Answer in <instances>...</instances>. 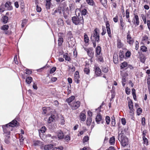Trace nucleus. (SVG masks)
<instances>
[{"mask_svg": "<svg viewBox=\"0 0 150 150\" xmlns=\"http://www.w3.org/2000/svg\"><path fill=\"white\" fill-rule=\"evenodd\" d=\"M125 132L121 130V132H118V139L121 142L122 145L125 146L128 143V139L125 136Z\"/></svg>", "mask_w": 150, "mask_h": 150, "instance_id": "nucleus-1", "label": "nucleus"}, {"mask_svg": "<svg viewBox=\"0 0 150 150\" xmlns=\"http://www.w3.org/2000/svg\"><path fill=\"white\" fill-rule=\"evenodd\" d=\"M18 123L17 121L15 120H14L11 122L9 123V124L6 125L7 127L5 129H4V134H6L7 136H9L10 135V132L9 131H8V126L11 127H14L16 126V125H18Z\"/></svg>", "mask_w": 150, "mask_h": 150, "instance_id": "nucleus-2", "label": "nucleus"}, {"mask_svg": "<svg viewBox=\"0 0 150 150\" xmlns=\"http://www.w3.org/2000/svg\"><path fill=\"white\" fill-rule=\"evenodd\" d=\"M72 20L75 25H77L79 24H83V16H80L79 15L78 17H73L72 18Z\"/></svg>", "mask_w": 150, "mask_h": 150, "instance_id": "nucleus-3", "label": "nucleus"}, {"mask_svg": "<svg viewBox=\"0 0 150 150\" xmlns=\"http://www.w3.org/2000/svg\"><path fill=\"white\" fill-rule=\"evenodd\" d=\"M84 50L87 52L88 55L91 58H93L94 56V52L92 48H87L84 47Z\"/></svg>", "mask_w": 150, "mask_h": 150, "instance_id": "nucleus-4", "label": "nucleus"}, {"mask_svg": "<svg viewBox=\"0 0 150 150\" xmlns=\"http://www.w3.org/2000/svg\"><path fill=\"white\" fill-rule=\"evenodd\" d=\"M80 102L77 101L76 102H73L70 105L72 110H75L77 109L80 106Z\"/></svg>", "mask_w": 150, "mask_h": 150, "instance_id": "nucleus-5", "label": "nucleus"}, {"mask_svg": "<svg viewBox=\"0 0 150 150\" xmlns=\"http://www.w3.org/2000/svg\"><path fill=\"white\" fill-rule=\"evenodd\" d=\"M133 23L137 25H138L139 24V21L138 16L137 15H135L133 18Z\"/></svg>", "mask_w": 150, "mask_h": 150, "instance_id": "nucleus-6", "label": "nucleus"}, {"mask_svg": "<svg viewBox=\"0 0 150 150\" xmlns=\"http://www.w3.org/2000/svg\"><path fill=\"white\" fill-rule=\"evenodd\" d=\"M79 73L78 71H76L74 75V79L75 81L77 83H79Z\"/></svg>", "mask_w": 150, "mask_h": 150, "instance_id": "nucleus-7", "label": "nucleus"}, {"mask_svg": "<svg viewBox=\"0 0 150 150\" xmlns=\"http://www.w3.org/2000/svg\"><path fill=\"white\" fill-rule=\"evenodd\" d=\"M106 28H107V33L109 37H111V31L110 28V24L108 22H107L106 24Z\"/></svg>", "mask_w": 150, "mask_h": 150, "instance_id": "nucleus-8", "label": "nucleus"}, {"mask_svg": "<svg viewBox=\"0 0 150 150\" xmlns=\"http://www.w3.org/2000/svg\"><path fill=\"white\" fill-rule=\"evenodd\" d=\"M99 30L97 28H96L93 31V37L95 38H99Z\"/></svg>", "mask_w": 150, "mask_h": 150, "instance_id": "nucleus-9", "label": "nucleus"}, {"mask_svg": "<svg viewBox=\"0 0 150 150\" xmlns=\"http://www.w3.org/2000/svg\"><path fill=\"white\" fill-rule=\"evenodd\" d=\"M5 6L7 9L8 10H11L12 9V7L11 6V3L9 1L6 3L5 4Z\"/></svg>", "mask_w": 150, "mask_h": 150, "instance_id": "nucleus-10", "label": "nucleus"}, {"mask_svg": "<svg viewBox=\"0 0 150 150\" xmlns=\"http://www.w3.org/2000/svg\"><path fill=\"white\" fill-rule=\"evenodd\" d=\"M57 136L59 139H62L64 137V135L62 131L61 130L58 131L57 132Z\"/></svg>", "mask_w": 150, "mask_h": 150, "instance_id": "nucleus-11", "label": "nucleus"}, {"mask_svg": "<svg viewBox=\"0 0 150 150\" xmlns=\"http://www.w3.org/2000/svg\"><path fill=\"white\" fill-rule=\"evenodd\" d=\"M54 146V145L52 144H50L44 146V149L45 150H48L51 149Z\"/></svg>", "mask_w": 150, "mask_h": 150, "instance_id": "nucleus-12", "label": "nucleus"}, {"mask_svg": "<svg viewBox=\"0 0 150 150\" xmlns=\"http://www.w3.org/2000/svg\"><path fill=\"white\" fill-rule=\"evenodd\" d=\"M101 47L99 46L97 47L96 49V56L98 57V56L99 55L100 53L101 52Z\"/></svg>", "mask_w": 150, "mask_h": 150, "instance_id": "nucleus-13", "label": "nucleus"}, {"mask_svg": "<svg viewBox=\"0 0 150 150\" xmlns=\"http://www.w3.org/2000/svg\"><path fill=\"white\" fill-rule=\"evenodd\" d=\"M51 0H46V7L47 9H50L51 6Z\"/></svg>", "mask_w": 150, "mask_h": 150, "instance_id": "nucleus-14", "label": "nucleus"}, {"mask_svg": "<svg viewBox=\"0 0 150 150\" xmlns=\"http://www.w3.org/2000/svg\"><path fill=\"white\" fill-rule=\"evenodd\" d=\"M75 97L72 96L67 99L66 101L68 103L69 105H70L71 104V103L74 99Z\"/></svg>", "mask_w": 150, "mask_h": 150, "instance_id": "nucleus-15", "label": "nucleus"}, {"mask_svg": "<svg viewBox=\"0 0 150 150\" xmlns=\"http://www.w3.org/2000/svg\"><path fill=\"white\" fill-rule=\"evenodd\" d=\"M101 72V70L99 68L97 67L95 69V73L98 76L100 75Z\"/></svg>", "mask_w": 150, "mask_h": 150, "instance_id": "nucleus-16", "label": "nucleus"}, {"mask_svg": "<svg viewBox=\"0 0 150 150\" xmlns=\"http://www.w3.org/2000/svg\"><path fill=\"white\" fill-rule=\"evenodd\" d=\"M113 62L115 64L118 63V55L117 54H114L113 56Z\"/></svg>", "mask_w": 150, "mask_h": 150, "instance_id": "nucleus-17", "label": "nucleus"}, {"mask_svg": "<svg viewBox=\"0 0 150 150\" xmlns=\"http://www.w3.org/2000/svg\"><path fill=\"white\" fill-rule=\"evenodd\" d=\"M102 120V117L99 114H98L96 118V120L98 124L99 122H100Z\"/></svg>", "mask_w": 150, "mask_h": 150, "instance_id": "nucleus-18", "label": "nucleus"}, {"mask_svg": "<svg viewBox=\"0 0 150 150\" xmlns=\"http://www.w3.org/2000/svg\"><path fill=\"white\" fill-rule=\"evenodd\" d=\"M10 136H7L6 137L5 139V142L7 144H9L10 143Z\"/></svg>", "mask_w": 150, "mask_h": 150, "instance_id": "nucleus-19", "label": "nucleus"}, {"mask_svg": "<svg viewBox=\"0 0 150 150\" xmlns=\"http://www.w3.org/2000/svg\"><path fill=\"white\" fill-rule=\"evenodd\" d=\"M86 115L84 113H81L80 115V118L81 121H84L86 120Z\"/></svg>", "mask_w": 150, "mask_h": 150, "instance_id": "nucleus-20", "label": "nucleus"}, {"mask_svg": "<svg viewBox=\"0 0 150 150\" xmlns=\"http://www.w3.org/2000/svg\"><path fill=\"white\" fill-rule=\"evenodd\" d=\"M55 117L54 115H51V116L49 117L48 120V122L49 123H51L54 120Z\"/></svg>", "mask_w": 150, "mask_h": 150, "instance_id": "nucleus-21", "label": "nucleus"}, {"mask_svg": "<svg viewBox=\"0 0 150 150\" xmlns=\"http://www.w3.org/2000/svg\"><path fill=\"white\" fill-rule=\"evenodd\" d=\"M87 3L89 5L93 6L95 4L93 0H86Z\"/></svg>", "mask_w": 150, "mask_h": 150, "instance_id": "nucleus-22", "label": "nucleus"}, {"mask_svg": "<svg viewBox=\"0 0 150 150\" xmlns=\"http://www.w3.org/2000/svg\"><path fill=\"white\" fill-rule=\"evenodd\" d=\"M32 80L33 79L31 77H28L26 79V82L28 84H30L32 81Z\"/></svg>", "mask_w": 150, "mask_h": 150, "instance_id": "nucleus-23", "label": "nucleus"}, {"mask_svg": "<svg viewBox=\"0 0 150 150\" xmlns=\"http://www.w3.org/2000/svg\"><path fill=\"white\" fill-rule=\"evenodd\" d=\"M127 42L129 44L132 45L134 42V40L133 38H127Z\"/></svg>", "mask_w": 150, "mask_h": 150, "instance_id": "nucleus-24", "label": "nucleus"}, {"mask_svg": "<svg viewBox=\"0 0 150 150\" xmlns=\"http://www.w3.org/2000/svg\"><path fill=\"white\" fill-rule=\"evenodd\" d=\"M63 57L66 60L69 61L70 60V57L68 56V54L67 53H65L64 54Z\"/></svg>", "mask_w": 150, "mask_h": 150, "instance_id": "nucleus-25", "label": "nucleus"}, {"mask_svg": "<svg viewBox=\"0 0 150 150\" xmlns=\"http://www.w3.org/2000/svg\"><path fill=\"white\" fill-rule=\"evenodd\" d=\"M128 64L126 62H124L121 64L120 66L121 69H123L124 68L127 67Z\"/></svg>", "mask_w": 150, "mask_h": 150, "instance_id": "nucleus-26", "label": "nucleus"}, {"mask_svg": "<svg viewBox=\"0 0 150 150\" xmlns=\"http://www.w3.org/2000/svg\"><path fill=\"white\" fill-rule=\"evenodd\" d=\"M91 117H88L86 120V125L88 126H89L91 122Z\"/></svg>", "mask_w": 150, "mask_h": 150, "instance_id": "nucleus-27", "label": "nucleus"}, {"mask_svg": "<svg viewBox=\"0 0 150 150\" xmlns=\"http://www.w3.org/2000/svg\"><path fill=\"white\" fill-rule=\"evenodd\" d=\"M64 22L62 20L61 18L58 19L57 21V24L59 25H64Z\"/></svg>", "mask_w": 150, "mask_h": 150, "instance_id": "nucleus-28", "label": "nucleus"}, {"mask_svg": "<svg viewBox=\"0 0 150 150\" xmlns=\"http://www.w3.org/2000/svg\"><path fill=\"white\" fill-rule=\"evenodd\" d=\"M142 139L143 140V143L146 146L148 145L149 141L148 139L146 137Z\"/></svg>", "mask_w": 150, "mask_h": 150, "instance_id": "nucleus-29", "label": "nucleus"}, {"mask_svg": "<svg viewBox=\"0 0 150 150\" xmlns=\"http://www.w3.org/2000/svg\"><path fill=\"white\" fill-rule=\"evenodd\" d=\"M128 104L129 109H133V102L131 100L129 102Z\"/></svg>", "mask_w": 150, "mask_h": 150, "instance_id": "nucleus-30", "label": "nucleus"}, {"mask_svg": "<svg viewBox=\"0 0 150 150\" xmlns=\"http://www.w3.org/2000/svg\"><path fill=\"white\" fill-rule=\"evenodd\" d=\"M115 139L114 137H111L109 140L110 143L111 144H113L115 143Z\"/></svg>", "mask_w": 150, "mask_h": 150, "instance_id": "nucleus-31", "label": "nucleus"}, {"mask_svg": "<svg viewBox=\"0 0 150 150\" xmlns=\"http://www.w3.org/2000/svg\"><path fill=\"white\" fill-rule=\"evenodd\" d=\"M8 20V18L6 16H4L3 18V21L4 23H7Z\"/></svg>", "mask_w": 150, "mask_h": 150, "instance_id": "nucleus-32", "label": "nucleus"}, {"mask_svg": "<svg viewBox=\"0 0 150 150\" xmlns=\"http://www.w3.org/2000/svg\"><path fill=\"white\" fill-rule=\"evenodd\" d=\"M63 41V38H59L58 40V45L60 46L62 44Z\"/></svg>", "mask_w": 150, "mask_h": 150, "instance_id": "nucleus-33", "label": "nucleus"}, {"mask_svg": "<svg viewBox=\"0 0 150 150\" xmlns=\"http://www.w3.org/2000/svg\"><path fill=\"white\" fill-rule=\"evenodd\" d=\"M100 2L104 6H105L107 4V0H100Z\"/></svg>", "mask_w": 150, "mask_h": 150, "instance_id": "nucleus-34", "label": "nucleus"}, {"mask_svg": "<svg viewBox=\"0 0 150 150\" xmlns=\"http://www.w3.org/2000/svg\"><path fill=\"white\" fill-rule=\"evenodd\" d=\"M142 112V109L141 108H139L137 109V115H139Z\"/></svg>", "mask_w": 150, "mask_h": 150, "instance_id": "nucleus-35", "label": "nucleus"}, {"mask_svg": "<svg viewBox=\"0 0 150 150\" xmlns=\"http://www.w3.org/2000/svg\"><path fill=\"white\" fill-rule=\"evenodd\" d=\"M8 28V25H5L2 26L1 28V29L3 30H7Z\"/></svg>", "mask_w": 150, "mask_h": 150, "instance_id": "nucleus-36", "label": "nucleus"}, {"mask_svg": "<svg viewBox=\"0 0 150 150\" xmlns=\"http://www.w3.org/2000/svg\"><path fill=\"white\" fill-rule=\"evenodd\" d=\"M117 47L120 48L122 46V45L121 42V41L119 40H118L117 41Z\"/></svg>", "mask_w": 150, "mask_h": 150, "instance_id": "nucleus-37", "label": "nucleus"}, {"mask_svg": "<svg viewBox=\"0 0 150 150\" xmlns=\"http://www.w3.org/2000/svg\"><path fill=\"white\" fill-rule=\"evenodd\" d=\"M86 12H87L86 9L85 8H84L82 11L81 13V16H81L83 15H86Z\"/></svg>", "mask_w": 150, "mask_h": 150, "instance_id": "nucleus-38", "label": "nucleus"}, {"mask_svg": "<svg viewBox=\"0 0 150 150\" xmlns=\"http://www.w3.org/2000/svg\"><path fill=\"white\" fill-rule=\"evenodd\" d=\"M141 48L143 52H146L147 50V48L145 46H142Z\"/></svg>", "mask_w": 150, "mask_h": 150, "instance_id": "nucleus-39", "label": "nucleus"}, {"mask_svg": "<svg viewBox=\"0 0 150 150\" xmlns=\"http://www.w3.org/2000/svg\"><path fill=\"white\" fill-rule=\"evenodd\" d=\"M106 121L107 124H109L110 121V118L109 116H107L106 117Z\"/></svg>", "mask_w": 150, "mask_h": 150, "instance_id": "nucleus-40", "label": "nucleus"}, {"mask_svg": "<svg viewBox=\"0 0 150 150\" xmlns=\"http://www.w3.org/2000/svg\"><path fill=\"white\" fill-rule=\"evenodd\" d=\"M141 16L142 17V18L143 19L144 23L145 24H146V16L143 14H142L141 15Z\"/></svg>", "mask_w": 150, "mask_h": 150, "instance_id": "nucleus-41", "label": "nucleus"}, {"mask_svg": "<svg viewBox=\"0 0 150 150\" xmlns=\"http://www.w3.org/2000/svg\"><path fill=\"white\" fill-rule=\"evenodd\" d=\"M120 25L121 26L120 29L121 30H123L125 26L124 23L123 22H121L120 23Z\"/></svg>", "mask_w": 150, "mask_h": 150, "instance_id": "nucleus-42", "label": "nucleus"}, {"mask_svg": "<svg viewBox=\"0 0 150 150\" xmlns=\"http://www.w3.org/2000/svg\"><path fill=\"white\" fill-rule=\"evenodd\" d=\"M46 130V128L45 126L42 127L40 130V132L42 133H44Z\"/></svg>", "mask_w": 150, "mask_h": 150, "instance_id": "nucleus-43", "label": "nucleus"}, {"mask_svg": "<svg viewBox=\"0 0 150 150\" xmlns=\"http://www.w3.org/2000/svg\"><path fill=\"white\" fill-rule=\"evenodd\" d=\"M57 12L59 13V14L62 13V11H63L62 8L61 7H58L57 8Z\"/></svg>", "mask_w": 150, "mask_h": 150, "instance_id": "nucleus-44", "label": "nucleus"}, {"mask_svg": "<svg viewBox=\"0 0 150 150\" xmlns=\"http://www.w3.org/2000/svg\"><path fill=\"white\" fill-rule=\"evenodd\" d=\"M126 16L127 18H129V12L128 9H127L126 11Z\"/></svg>", "mask_w": 150, "mask_h": 150, "instance_id": "nucleus-45", "label": "nucleus"}, {"mask_svg": "<svg viewBox=\"0 0 150 150\" xmlns=\"http://www.w3.org/2000/svg\"><path fill=\"white\" fill-rule=\"evenodd\" d=\"M56 67H52L50 70V73L52 74L56 70Z\"/></svg>", "mask_w": 150, "mask_h": 150, "instance_id": "nucleus-46", "label": "nucleus"}, {"mask_svg": "<svg viewBox=\"0 0 150 150\" xmlns=\"http://www.w3.org/2000/svg\"><path fill=\"white\" fill-rule=\"evenodd\" d=\"M84 71L87 74H88L89 72V70L87 68H85L84 69Z\"/></svg>", "mask_w": 150, "mask_h": 150, "instance_id": "nucleus-47", "label": "nucleus"}, {"mask_svg": "<svg viewBox=\"0 0 150 150\" xmlns=\"http://www.w3.org/2000/svg\"><path fill=\"white\" fill-rule=\"evenodd\" d=\"M102 71L104 73H106L108 71V68L107 67H103L102 69Z\"/></svg>", "mask_w": 150, "mask_h": 150, "instance_id": "nucleus-48", "label": "nucleus"}, {"mask_svg": "<svg viewBox=\"0 0 150 150\" xmlns=\"http://www.w3.org/2000/svg\"><path fill=\"white\" fill-rule=\"evenodd\" d=\"M114 118H112V120L111 121V124L113 126H114L115 124V120L114 119V117H113Z\"/></svg>", "mask_w": 150, "mask_h": 150, "instance_id": "nucleus-49", "label": "nucleus"}, {"mask_svg": "<svg viewBox=\"0 0 150 150\" xmlns=\"http://www.w3.org/2000/svg\"><path fill=\"white\" fill-rule=\"evenodd\" d=\"M125 91L127 94L129 95L130 93V89L129 88H127L125 89Z\"/></svg>", "mask_w": 150, "mask_h": 150, "instance_id": "nucleus-50", "label": "nucleus"}, {"mask_svg": "<svg viewBox=\"0 0 150 150\" xmlns=\"http://www.w3.org/2000/svg\"><path fill=\"white\" fill-rule=\"evenodd\" d=\"M119 57L121 59V60H122V59L124 58V54H123L121 52H120L119 54Z\"/></svg>", "mask_w": 150, "mask_h": 150, "instance_id": "nucleus-51", "label": "nucleus"}, {"mask_svg": "<svg viewBox=\"0 0 150 150\" xmlns=\"http://www.w3.org/2000/svg\"><path fill=\"white\" fill-rule=\"evenodd\" d=\"M24 140L23 138L22 135H21V138L19 140L20 143L21 145H23V141Z\"/></svg>", "mask_w": 150, "mask_h": 150, "instance_id": "nucleus-52", "label": "nucleus"}, {"mask_svg": "<svg viewBox=\"0 0 150 150\" xmlns=\"http://www.w3.org/2000/svg\"><path fill=\"white\" fill-rule=\"evenodd\" d=\"M131 53L130 52L127 51L125 53V56L127 57H129L130 56Z\"/></svg>", "mask_w": 150, "mask_h": 150, "instance_id": "nucleus-53", "label": "nucleus"}, {"mask_svg": "<svg viewBox=\"0 0 150 150\" xmlns=\"http://www.w3.org/2000/svg\"><path fill=\"white\" fill-rule=\"evenodd\" d=\"M41 8L40 7H39L38 5L36 6V11L38 12H40L41 11Z\"/></svg>", "mask_w": 150, "mask_h": 150, "instance_id": "nucleus-54", "label": "nucleus"}, {"mask_svg": "<svg viewBox=\"0 0 150 150\" xmlns=\"http://www.w3.org/2000/svg\"><path fill=\"white\" fill-rule=\"evenodd\" d=\"M102 30H103V32L101 34L102 35H103L106 33V29H105V27H103V28H102Z\"/></svg>", "mask_w": 150, "mask_h": 150, "instance_id": "nucleus-55", "label": "nucleus"}, {"mask_svg": "<svg viewBox=\"0 0 150 150\" xmlns=\"http://www.w3.org/2000/svg\"><path fill=\"white\" fill-rule=\"evenodd\" d=\"M89 140V137L88 136H85L83 139V142H86Z\"/></svg>", "mask_w": 150, "mask_h": 150, "instance_id": "nucleus-56", "label": "nucleus"}, {"mask_svg": "<svg viewBox=\"0 0 150 150\" xmlns=\"http://www.w3.org/2000/svg\"><path fill=\"white\" fill-rule=\"evenodd\" d=\"M42 110L43 111V113H44V114H46L47 111V108L46 107H43L42 108Z\"/></svg>", "mask_w": 150, "mask_h": 150, "instance_id": "nucleus-57", "label": "nucleus"}, {"mask_svg": "<svg viewBox=\"0 0 150 150\" xmlns=\"http://www.w3.org/2000/svg\"><path fill=\"white\" fill-rule=\"evenodd\" d=\"M142 123L143 125H145V119L144 117H143L142 118Z\"/></svg>", "mask_w": 150, "mask_h": 150, "instance_id": "nucleus-58", "label": "nucleus"}, {"mask_svg": "<svg viewBox=\"0 0 150 150\" xmlns=\"http://www.w3.org/2000/svg\"><path fill=\"white\" fill-rule=\"evenodd\" d=\"M121 122L122 124L124 125H125L126 122L125 119L124 118H122L121 119Z\"/></svg>", "mask_w": 150, "mask_h": 150, "instance_id": "nucleus-59", "label": "nucleus"}, {"mask_svg": "<svg viewBox=\"0 0 150 150\" xmlns=\"http://www.w3.org/2000/svg\"><path fill=\"white\" fill-rule=\"evenodd\" d=\"M32 73V71L29 69H26V74H31Z\"/></svg>", "mask_w": 150, "mask_h": 150, "instance_id": "nucleus-60", "label": "nucleus"}, {"mask_svg": "<svg viewBox=\"0 0 150 150\" xmlns=\"http://www.w3.org/2000/svg\"><path fill=\"white\" fill-rule=\"evenodd\" d=\"M113 20L115 23L117 22L118 21V17L117 16L113 18Z\"/></svg>", "mask_w": 150, "mask_h": 150, "instance_id": "nucleus-61", "label": "nucleus"}, {"mask_svg": "<svg viewBox=\"0 0 150 150\" xmlns=\"http://www.w3.org/2000/svg\"><path fill=\"white\" fill-rule=\"evenodd\" d=\"M146 131L145 130L143 131V133H142V138H145V136L146 135Z\"/></svg>", "mask_w": 150, "mask_h": 150, "instance_id": "nucleus-62", "label": "nucleus"}, {"mask_svg": "<svg viewBox=\"0 0 150 150\" xmlns=\"http://www.w3.org/2000/svg\"><path fill=\"white\" fill-rule=\"evenodd\" d=\"M65 140L67 141H69L70 140V137L69 136H67L65 138Z\"/></svg>", "mask_w": 150, "mask_h": 150, "instance_id": "nucleus-63", "label": "nucleus"}, {"mask_svg": "<svg viewBox=\"0 0 150 150\" xmlns=\"http://www.w3.org/2000/svg\"><path fill=\"white\" fill-rule=\"evenodd\" d=\"M147 23L148 28L150 30V21L149 20L147 21Z\"/></svg>", "mask_w": 150, "mask_h": 150, "instance_id": "nucleus-64", "label": "nucleus"}]
</instances>
